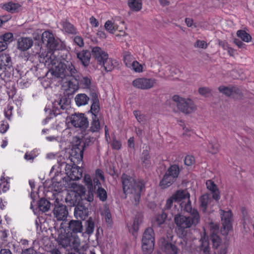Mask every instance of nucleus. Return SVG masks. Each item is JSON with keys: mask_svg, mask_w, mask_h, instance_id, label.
Masks as SVG:
<instances>
[{"mask_svg": "<svg viewBox=\"0 0 254 254\" xmlns=\"http://www.w3.org/2000/svg\"><path fill=\"white\" fill-rule=\"evenodd\" d=\"M49 72L57 78H61L62 89L69 95L74 93L78 89L75 74L76 69L73 64H54Z\"/></svg>", "mask_w": 254, "mask_h": 254, "instance_id": "nucleus-1", "label": "nucleus"}, {"mask_svg": "<svg viewBox=\"0 0 254 254\" xmlns=\"http://www.w3.org/2000/svg\"><path fill=\"white\" fill-rule=\"evenodd\" d=\"M121 178L124 193L128 195L132 202L137 205L141 193L145 190V182L142 179H135L125 174L122 175Z\"/></svg>", "mask_w": 254, "mask_h": 254, "instance_id": "nucleus-2", "label": "nucleus"}, {"mask_svg": "<svg viewBox=\"0 0 254 254\" xmlns=\"http://www.w3.org/2000/svg\"><path fill=\"white\" fill-rule=\"evenodd\" d=\"M183 210L189 212L190 216H187L181 214L175 215L174 221L177 226L180 229L189 228L196 225L199 222L200 216L198 211L192 208L190 204L184 206L183 204Z\"/></svg>", "mask_w": 254, "mask_h": 254, "instance_id": "nucleus-3", "label": "nucleus"}, {"mask_svg": "<svg viewBox=\"0 0 254 254\" xmlns=\"http://www.w3.org/2000/svg\"><path fill=\"white\" fill-rule=\"evenodd\" d=\"M57 242L63 248L69 247L74 250L78 249L80 244V239L77 235L72 234L70 232H66L61 226L58 230Z\"/></svg>", "mask_w": 254, "mask_h": 254, "instance_id": "nucleus-4", "label": "nucleus"}, {"mask_svg": "<svg viewBox=\"0 0 254 254\" xmlns=\"http://www.w3.org/2000/svg\"><path fill=\"white\" fill-rule=\"evenodd\" d=\"M209 226L213 228V231L211 234V239L213 248L215 250V253L217 254H227L228 244L226 242H222L219 237L215 234L219 229L218 226L212 223L210 224Z\"/></svg>", "mask_w": 254, "mask_h": 254, "instance_id": "nucleus-5", "label": "nucleus"}, {"mask_svg": "<svg viewBox=\"0 0 254 254\" xmlns=\"http://www.w3.org/2000/svg\"><path fill=\"white\" fill-rule=\"evenodd\" d=\"M172 100L176 104L178 109L186 114H190L196 109L193 102L190 99L174 95L172 97Z\"/></svg>", "mask_w": 254, "mask_h": 254, "instance_id": "nucleus-6", "label": "nucleus"}, {"mask_svg": "<svg viewBox=\"0 0 254 254\" xmlns=\"http://www.w3.org/2000/svg\"><path fill=\"white\" fill-rule=\"evenodd\" d=\"M154 233L151 228H147L143 233L142 239V249L144 254H150L154 246Z\"/></svg>", "mask_w": 254, "mask_h": 254, "instance_id": "nucleus-7", "label": "nucleus"}, {"mask_svg": "<svg viewBox=\"0 0 254 254\" xmlns=\"http://www.w3.org/2000/svg\"><path fill=\"white\" fill-rule=\"evenodd\" d=\"M75 139L76 143L72 145L69 158L73 164H79L82 161L84 143L79 138Z\"/></svg>", "mask_w": 254, "mask_h": 254, "instance_id": "nucleus-8", "label": "nucleus"}, {"mask_svg": "<svg viewBox=\"0 0 254 254\" xmlns=\"http://www.w3.org/2000/svg\"><path fill=\"white\" fill-rule=\"evenodd\" d=\"M42 40L47 48L51 51L59 50L60 47V41L56 39L53 34L49 31L43 33Z\"/></svg>", "mask_w": 254, "mask_h": 254, "instance_id": "nucleus-9", "label": "nucleus"}, {"mask_svg": "<svg viewBox=\"0 0 254 254\" xmlns=\"http://www.w3.org/2000/svg\"><path fill=\"white\" fill-rule=\"evenodd\" d=\"M70 122L75 127L85 129L88 126L87 118L82 113H75L70 117Z\"/></svg>", "mask_w": 254, "mask_h": 254, "instance_id": "nucleus-10", "label": "nucleus"}, {"mask_svg": "<svg viewBox=\"0 0 254 254\" xmlns=\"http://www.w3.org/2000/svg\"><path fill=\"white\" fill-rule=\"evenodd\" d=\"M220 214L222 224L221 230V233L224 235H227L232 228L231 223L232 213L230 211H224L220 210Z\"/></svg>", "mask_w": 254, "mask_h": 254, "instance_id": "nucleus-11", "label": "nucleus"}, {"mask_svg": "<svg viewBox=\"0 0 254 254\" xmlns=\"http://www.w3.org/2000/svg\"><path fill=\"white\" fill-rule=\"evenodd\" d=\"M156 83V80L153 78H138L132 81V85L134 87L146 90L151 88Z\"/></svg>", "mask_w": 254, "mask_h": 254, "instance_id": "nucleus-12", "label": "nucleus"}, {"mask_svg": "<svg viewBox=\"0 0 254 254\" xmlns=\"http://www.w3.org/2000/svg\"><path fill=\"white\" fill-rule=\"evenodd\" d=\"M218 90L220 92L226 96L233 98L239 99L242 97L240 90L236 87L221 86L219 87Z\"/></svg>", "mask_w": 254, "mask_h": 254, "instance_id": "nucleus-13", "label": "nucleus"}, {"mask_svg": "<svg viewBox=\"0 0 254 254\" xmlns=\"http://www.w3.org/2000/svg\"><path fill=\"white\" fill-rule=\"evenodd\" d=\"M173 196L175 198V202H180V206L181 208V209H182L183 204L184 205V206H187L188 204L191 205L190 200V194L187 190H178L173 195Z\"/></svg>", "mask_w": 254, "mask_h": 254, "instance_id": "nucleus-14", "label": "nucleus"}, {"mask_svg": "<svg viewBox=\"0 0 254 254\" xmlns=\"http://www.w3.org/2000/svg\"><path fill=\"white\" fill-rule=\"evenodd\" d=\"M57 204H55V208L53 210L54 215L57 220L64 221L67 216L68 212L65 205L60 204L57 200H56Z\"/></svg>", "mask_w": 254, "mask_h": 254, "instance_id": "nucleus-15", "label": "nucleus"}, {"mask_svg": "<svg viewBox=\"0 0 254 254\" xmlns=\"http://www.w3.org/2000/svg\"><path fill=\"white\" fill-rule=\"evenodd\" d=\"M92 53L93 57L100 64H105L108 62V54L99 47H94L92 48Z\"/></svg>", "mask_w": 254, "mask_h": 254, "instance_id": "nucleus-16", "label": "nucleus"}, {"mask_svg": "<svg viewBox=\"0 0 254 254\" xmlns=\"http://www.w3.org/2000/svg\"><path fill=\"white\" fill-rule=\"evenodd\" d=\"M33 41L29 37H20L17 41V48L21 51H26L33 45Z\"/></svg>", "mask_w": 254, "mask_h": 254, "instance_id": "nucleus-17", "label": "nucleus"}, {"mask_svg": "<svg viewBox=\"0 0 254 254\" xmlns=\"http://www.w3.org/2000/svg\"><path fill=\"white\" fill-rule=\"evenodd\" d=\"M66 171L67 175L70 180L76 181L82 177L83 169L74 164L69 170H66Z\"/></svg>", "mask_w": 254, "mask_h": 254, "instance_id": "nucleus-18", "label": "nucleus"}, {"mask_svg": "<svg viewBox=\"0 0 254 254\" xmlns=\"http://www.w3.org/2000/svg\"><path fill=\"white\" fill-rule=\"evenodd\" d=\"M65 98L63 99L59 96L57 100L53 103V111L55 115H59L62 113L61 110H64L66 108Z\"/></svg>", "mask_w": 254, "mask_h": 254, "instance_id": "nucleus-19", "label": "nucleus"}, {"mask_svg": "<svg viewBox=\"0 0 254 254\" xmlns=\"http://www.w3.org/2000/svg\"><path fill=\"white\" fill-rule=\"evenodd\" d=\"M68 231L72 234L76 235L82 231V223L79 220H71L68 223Z\"/></svg>", "mask_w": 254, "mask_h": 254, "instance_id": "nucleus-20", "label": "nucleus"}, {"mask_svg": "<svg viewBox=\"0 0 254 254\" xmlns=\"http://www.w3.org/2000/svg\"><path fill=\"white\" fill-rule=\"evenodd\" d=\"M74 214L76 218L83 220L88 216V209L85 206L78 204L74 208Z\"/></svg>", "mask_w": 254, "mask_h": 254, "instance_id": "nucleus-21", "label": "nucleus"}, {"mask_svg": "<svg viewBox=\"0 0 254 254\" xmlns=\"http://www.w3.org/2000/svg\"><path fill=\"white\" fill-rule=\"evenodd\" d=\"M207 189L209 190L212 194V197L217 201L220 198V192L217 186L211 180H207L206 182Z\"/></svg>", "mask_w": 254, "mask_h": 254, "instance_id": "nucleus-22", "label": "nucleus"}, {"mask_svg": "<svg viewBox=\"0 0 254 254\" xmlns=\"http://www.w3.org/2000/svg\"><path fill=\"white\" fill-rule=\"evenodd\" d=\"M0 7L1 8L7 12L13 13L19 11L20 8V5L17 3L8 2L4 3H1L0 4Z\"/></svg>", "mask_w": 254, "mask_h": 254, "instance_id": "nucleus-23", "label": "nucleus"}, {"mask_svg": "<svg viewBox=\"0 0 254 254\" xmlns=\"http://www.w3.org/2000/svg\"><path fill=\"white\" fill-rule=\"evenodd\" d=\"M212 200V198L208 194H204L200 197V207L203 212H206L208 204L210 203Z\"/></svg>", "mask_w": 254, "mask_h": 254, "instance_id": "nucleus-24", "label": "nucleus"}, {"mask_svg": "<svg viewBox=\"0 0 254 254\" xmlns=\"http://www.w3.org/2000/svg\"><path fill=\"white\" fill-rule=\"evenodd\" d=\"M74 100L76 105L80 107L87 104L89 101V97L85 94L80 93L76 95Z\"/></svg>", "mask_w": 254, "mask_h": 254, "instance_id": "nucleus-25", "label": "nucleus"}, {"mask_svg": "<svg viewBox=\"0 0 254 254\" xmlns=\"http://www.w3.org/2000/svg\"><path fill=\"white\" fill-rule=\"evenodd\" d=\"M162 248L168 254H177L178 253V249L176 246L166 241H164L162 243Z\"/></svg>", "mask_w": 254, "mask_h": 254, "instance_id": "nucleus-26", "label": "nucleus"}, {"mask_svg": "<svg viewBox=\"0 0 254 254\" xmlns=\"http://www.w3.org/2000/svg\"><path fill=\"white\" fill-rule=\"evenodd\" d=\"M62 29L68 34H76V29L74 26L66 20L61 22Z\"/></svg>", "mask_w": 254, "mask_h": 254, "instance_id": "nucleus-27", "label": "nucleus"}, {"mask_svg": "<svg viewBox=\"0 0 254 254\" xmlns=\"http://www.w3.org/2000/svg\"><path fill=\"white\" fill-rule=\"evenodd\" d=\"M141 222V218L140 217H136L133 222V223L130 226L128 225L129 231L134 235L139 229V225Z\"/></svg>", "mask_w": 254, "mask_h": 254, "instance_id": "nucleus-28", "label": "nucleus"}, {"mask_svg": "<svg viewBox=\"0 0 254 254\" xmlns=\"http://www.w3.org/2000/svg\"><path fill=\"white\" fill-rule=\"evenodd\" d=\"M172 178L173 177L166 173L163 179L160 182V186L162 188L165 189L171 186L176 179V178Z\"/></svg>", "mask_w": 254, "mask_h": 254, "instance_id": "nucleus-29", "label": "nucleus"}, {"mask_svg": "<svg viewBox=\"0 0 254 254\" xmlns=\"http://www.w3.org/2000/svg\"><path fill=\"white\" fill-rule=\"evenodd\" d=\"M101 129V124L98 118L95 116L92 117V121L90 124L89 131L92 132H98Z\"/></svg>", "mask_w": 254, "mask_h": 254, "instance_id": "nucleus-30", "label": "nucleus"}, {"mask_svg": "<svg viewBox=\"0 0 254 254\" xmlns=\"http://www.w3.org/2000/svg\"><path fill=\"white\" fill-rule=\"evenodd\" d=\"M128 5L134 11H139L142 8L141 0H128Z\"/></svg>", "mask_w": 254, "mask_h": 254, "instance_id": "nucleus-31", "label": "nucleus"}, {"mask_svg": "<svg viewBox=\"0 0 254 254\" xmlns=\"http://www.w3.org/2000/svg\"><path fill=\"white\" fill-rule=\"evenodd\" d=\"M77 57L81 62L82 64H85L89 61L91 57V54L89 51L87 50H83L81 52L77 54Z\"/></svg>", "mask_w": 254, "mask_h": 254, "instance_id": "nucleus-32", "label": "nucleus"}, {"mask_svg": "<svg viewBox=\"0 0 254 254\" xmlns=\"http://www.w3.org/2000/svg\"><path fill=\"white\" fill-rule=\"evenodd\" d=\"M142 164L145 168H148L151 165V161L149 152L147 150H143L142 153L141 157Z\"/></svg>", "mask_w": 254, "mask_h": 254, "instance_id": "nucleus-33", "label": "nucleus"}, {"mask_svg": "<svg viewBox=\"0 0 254 254\" xmlns=\"http://www.w3.org/2000/svg\"><path fill=\"white\" fill-rule=\"evenodd\" d=\"M219 147L220 145L217 140H211L208 146V150L212 154H216L219 151Z\"/></svg>", "mask_w": 254, "mask_h": 254, "instance_id": "nucleus-34", "label": "nucleus"}, {"mask_svg": "<svg viewBox=\"0 0 254 254\" xmlns=\"http://www.w3.org/2000/svg\"><path fill=\"white\" fill-rule=\"evenodd\" d=\"M180 172L179 168L176 165L171 166L166 172V174L173 177L172 178H177Z\"/></svg>", "mask_w": 254, "mask_h": 254, "instance_id": "nucleus-35", "label": "nucleus"}, {"mask_svg": "<svg viewBox=\"0 0 254 254\" xmlns=\"http://www.w3.org/2000/svg\"><path fill=\"white\" fill-rule=\"evenodd\" d=\"M38 206L41 211L45 212L49 210L50 207V203L46 199L41 198L39 201Z\"/></svg>", "mask_w": 254, "mask_h": 254, "instance_id": "nucleus-36", "label": "nucleus"}, {"mask_svg": "<svg viewBox=\"0 0 254 254\" xmlns=\"http://www.w3.org/2000/svg\"><path fill=\"white\" fill-rule=\"evenodd\" d=\"M123 59L125 64H139L130 53L128 52H125L124 53Z\"/></svg>", "mask_w": 254, "mask_h": 254, "instance_id": "nucleus-37", "label": "nucleus"}, {"mask_svg": "<svg viewBox=\"0 0 254 254\" xmlns=\"http://www.w3.org/2000/svg\"><path fill=\"white\" fill-rule=\"evenodd\" d=\"M13 34L11 32H6L0 36V40L6 43L7 46L13 41Z\"/></svg>", "mask_w": 254, "mask_h": 254, "instance_id": "nucleus-38", "label": "nucleus"}, {"mask_svg": "<svg viewBox=\"0 0 254 254\" xmlns=\"http://www.w3.org/2000/svg\"><path fill=\"white\" fill-rule=\"evenodd\" d=\"M237 35L245 42L248 43L252 40L251 35L244 30H238L237 32Z\"/></svg>", "mask_w": 254, "mask_h": 254, "instance_id": "nucleus-39", "label": "nucleus"}, {"mask_svg": "<svg viewBox=\"0 0 254 254\" xmlns=\"http://www.w3.org/2000/svg\"><path fill=\"white\" fill-rule=\"evenodd\" d=\"M104 26L106 30L111 33L118 30V26L111 20L107 21Z\"/></svg>", "mask_w": 254, "mask_h": 254, "instance_id": "nucleus-40", "label": "nucleus"}, {"mask_svg": "<svg viewBox=\"0 0 254 254\" xmlns=\"http://www.w3.org/2000/svg\"><path fill=\"white\" fill-rule=\"evenodd\" d=\"M73 191L82 198L85 193V189L81 185L73 184Z\"/></svg>", "mask_w": 254, "mask_h": 254, "instance_id": "nucleus-41", "label": "nucleus"}, {"mask_svg": "<svg viewBox=\"0 0 254 254\" xmlns=\"http://www.w3.org/2000/svg\"><path fill=\"white\" fill-rule=\"evenodd\" d=\"M101 214L104 217L106 222L108 224L110 225L112 222V220L111 214L109 208L105 206Z\"/></svg>", "mask_w": 254, "mask_h": 254, "instance_id": "nucleus-42", "label": "nucleus"}, {"mask_svg": "<svg viewBox=\"0 0 254 254\" xmlns=\"http://www.w3.org/2000/svg\"><path fill=\"white\" fill-rule=\"evenodd\" d=\"M201 250L202 251L203 254H210V249L209 247V243L207 239H206L205 238H204L203 239H202L201 240Z\"/></svg>", "mask_w": 254, "mask_h": 254, "instance_id": "nucleus-43", "label": "nucleus"}, {"mask_svg": "<svg viewBox=\"0 0 254 254\" xmlns=\"http://www.w3.org/2000/svg\"><path fill=\"white\" fill-rule=\"evenodd\" d=\"M80 85L84 89L89 88L91 84V80L88 77H82L79 81Z\"/></svg>", "mask_w": 254, "mask_h": 254, "instance_id": "nucleus-44", "label": "nucleus"}, {"mask_svg": "<svg viewBox=\"0 0 254 254\" xmlns=\"http://www.w3.org/2000/svg\"><path fill=\"white\" fill-rule=\"evenodd\" d=\"M9 189V184L4 177L0 180V193L6 191Z\"/></svg>", "mask_w": 254, "mask_h": 254, "instance_id": "nucleus-45", "label": "nucleus"}, {"mask_svg": "<svg viewBox=\"0 0 254 254\" xmlns=\"http://www.w3.org/2000/svg\"><path fill=\"white\" fill-rule=\"evenodd\" d=\"M91 112L93 115V117L96 116L97 117L98 113L99 111V101L92 102V105L91 106Z\"/></svg>", "mask_w": 254, "mask_h": 254, "instance_id": "nucleus-46", "label": "nucleus"}, {"mask_svg": "<svg viewBox=\"0 0 254 254\" xmlns=\"http://www.w3.org/2000/svg\"><path fill=\"white\" fill-rule=\"evenodd\" d=\"M127 67L135 72H141L144 70L142 64H127Z\"/></svg>", "mask_w": 254, "mask_h": 254, "instance_id": "nucleus-47", "label": "nucleus"}, {"mask_svg": "<svg viewBox=\"0 0 254 254\" xmlns=\"http://www.w3.org/2000/svg\"><path fill=\"white\" fill-rule=\"evenodd\" d=\"M97 195L100 199L103 201L107 199V195L106 191L102 188H99L97 190Z\"/></svg>", "mask_w": 254, "mask_h": 254, "instance_id": "nucleus-48", "label": "nucleus"}, {"mask_svg": "<svg viewBox=\"0 0 254 254\" xmlns=\"http://www.w3.org/2000/svg\"><path fill=\"white\" fill-rule=\"evenodd\" d=\"M84 182L88 189H93V183L91 177L88 174H85L84 177Z\"/></svg>", "mask_w": 254, "mask_h": 254, "instance_id": "nucleus-49", "label": "nucleus"}, {"mask_svg": "<svg viewBox=\"0 0 254 254\" xmlns=\"http://www.w3.org/2000/svg\"><path fill=\"white\" fill-rule=\"evenodd\" d=\"M198 91L201 95L204 97H208L211 94V90L207 87H200Z\"/></svg>", "mask_w": 254, "mask_h": 254, "instance_id": "nucleus-50", "label": "nucleus"}, {"mask_svg": "<svg viewBox=\"0 0 254 254\" xmlns=\"http://www.w3.org/2000/svg\"><path fill=\"white\" fill-rule=\"evenodd\" d=\"M52 53L50 52L48 53L46 57L44 58L45 64H56V60L55 59V57L53 56V58L52 57Z\"/></svg>", "mask_w": 254, "mask_h": 254, "instance_id": "nucleus-51", "label": "nucleus"}, {"mask_svg": "<svg viewBox=\"0 0 254 254\" xmlns=\"http://www.w3.org/2000/svg\"><path fill=\"white\" fill-rule=\"evenodd\" d=\"M100 66V70L102 73L104 71L106 72L111 71L114 68L113 64H98Z\"/></svg>", "mask_w": 254, "mask_h": 254, "instance_id": "nucleus-52", "label": "nucleus"}, {"mask_svg": "<svg viewBox=\"0 0 254 254\" xmlns=\"http://www.w3.org/2000/svg\"><path fill=\"white\" fill-rule=\"evenodd\" d=\"M11 57L8 54H2L0 57V62L1 63V64H8L9 63L11 62Z\"/></svg>", "mask_w": 254, "mask_h": 254, "instance_id": "nucleus-53", "label": "nucleus"}, {"mask_svg": "<svg viewBox=\"0 0 254 254\" xmlns=\"http://www.w3.org/2000/svg\"><path fill=\"white\" fill-rule=\"evenodd\" d=\"M184 162L185 165L187 166H191L195 162L194 158L192 156L187 155L185 158Z\"/></svg>", "mask_w": 254, "mask_h": 254, "instance_id": "nucleus-54", "label": "nucleus"}, {"mask_svg": "<svg viewBox=\"0 0 254 254\" xmlns=\"http://www.w3.org/2000/svg\"><path fill=\"white\" fill-rule=\"evenodd\" d=\"M93 191L94 189H88V194L86 196L85 193L82 199H85L89 202L92 201L93 200Z\"/></svg>", "mask_w": 254, "mask_h": 254, "instance_id": "nucleus-55", "label": "nucleus"}, {"mask_svg": "<svg viewBox=\"0 0 254 254\" xmlns=\"http://www.w3.org/2000/svg\"><path fill=\"white\" fill-rule=\"evenodd\" d=\"M87 226L86 231L88 233H91L94 231V224L91 219H89L87 221Z\"/></svg>", "mask_w": 254, "mask_h": 254, "instance_id": "nucleus-56", "label": "nucleus"}, {"mask_svg": "<svg viewBox=\"0 0 254 254\" xmlns=\"http://www.w3.org/2000/svg\"><path fill=\"white\" fill-rule=\"evenodd\" d=\"M194 47L199 48L205 49L207 47V44L203 40H197L194 44Z\"/></svg>", "mask_w": 254, "mask_h": 254, "instance_id": "nucleus-57", "label": "nucleus"}, {"mask_svg": "<svg viewBox=\"0 0 254 254\" xmlns=\"http://www.w3.org/2000/svg\"><path fill=\"white\" fill-rule=\"evenodd\" d=\"M219 45L223 49L227 50L228 53H230V51L233 52V49L229 48L228 43L225 41H219Z\"/></svg>", "mask_w": 254, "mask_h": 254, "instance_id": "nucleus-58", "label": "nucleus"}, {"mask_svg": "<svg viewBox=\"0 0 254 254\" xmlns=\"http://www.w3.org/2000/svg\"><path fill=\"white\" fill-rule=\"evenodd\" d=\"M13 110V107L11 106H7L6 108L4 110L5 116L8 119H10V117L12 115V111Z\"/></svg>", "mask_w": 254, "mask_h": 254, "instance_id": "nucleus-59", "label": "nucleus"}, {"mask_svg": "<svg viewBox=\"0 0 254 254\" xmlns=\"http://www.w3.org/2000/svg\"><path fill=\"white\" fill-rule=\"evenodd\" d=\"M9 128V125L6 122H2L0 125V132L4 133Z\"/></svg>", "mask_w": 254, "mask_h": 254, "instance_id": "nucleus-60", "label": "nucleus"}, {"mask_svg": "<svg viewBox=\"0 0 254 254\" xmlns=\"http://www.w3.org/2000/svg\"><path fill=\"white\" fill-rule=\"evenodd\" d=\"M112 148L116 150H119L122 146V144L120 141L114 139L112 142Z\"/></svg>", "mask_w": 254, "mask_h": 254, "instance_id": "nucleus-61", "label": "nucleus"}, {"mask_svg": "<svg viewBox=\"0 0 254 254\" xmlns=\"http://www.w3.org/2000/svg\"><path fill=\"white\" fill-rule=\"evenodd\" d=\"M133 115L139 122H142L144 120V116L141 114L139 111H134Z\"/></svg>", "mask_w": 254, "mask_h": 254, "instance_id": "nucleus-62", "label": "nucleus"}, {"mask_svg": "<svg viewBox=\"0 0 254 254\" xmlns=\"http://www.w3.org/2000/svg\"><path fill=\"white\" fill-rule=\"evenodd\" d=\"M74 42L79 47H81L84 46V42L81 37L77 36L74 39Z\"/></svg>", "mask_w": 254, "mask_h": 254, "instance_id": "nucleus-63", "label": "nucleus"}, {"mask_svg": "<svg viewBox=\"0 0 254 254\" xmlns=\"http://www.w3.org/2000/svg\"><path fill=\"white\" fill-rule=\"evenodd\" d=\"M166 219V216L164 215H159L156 217V222L157 224L160 225L164 223Z\"/></svg>", "mask_w": 254, "mask_h": 254, "instance_id": "nucleus-64", "label": "nucleus"}]
</instances>
